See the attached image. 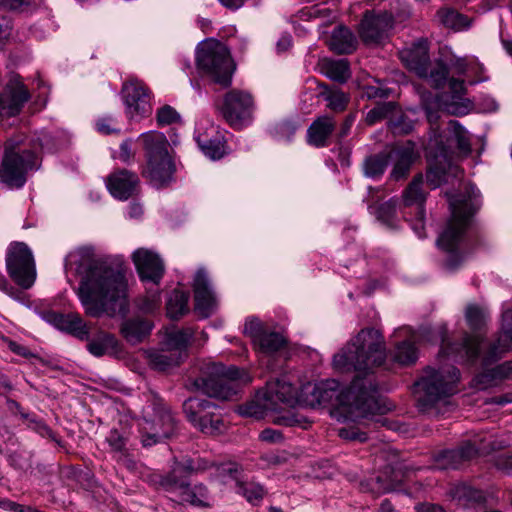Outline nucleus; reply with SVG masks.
<instances>
[{"label": "nucleus", "instance_id": "de8ad7c7", "mask_svg": "<svg viewBox=\"0 0 512 512\" xmlns=\"http://www.w3.org/2000/svg\"><path fill=\"white\" fill-rule=\"evenodd\" d=\"M215 462L207 460L202 457L185 459L179 463V467L183 472L188 474L202 473L207 470L213 469Z\"/></svg>", "mask_w": 512, "mask_h": 512}, {"label": "nucleus", "instance_id": "9d476101", "mask_svg": "<svg viewBox=\"0 0 512 512\" xmlns=\"http://www.w3.org/2000/svg\"><path fill=\"white\" fill-rule=\"evenodd\" d=\"M196 63L199 71L214 83L230 86L236 65L225 44L215 39L201 42L197 47Z\"/></svg>", "mask_w": 512, "mask_h": 512}, {"label": "nucleus", "instance_id": "c85d7f7f", "mask_svg": "<svg viewBox=\"0 0 512 512\" xmlns=\"http://www.w3.org/2000/svg\"><path fill=\"white\" fill-rule=\"evenodd\" d=\"M328 45L334 53L346 55L353 53L357 49L358 40L348 27L339 25L332 30Z\"/></svg>", "mask_w": 512, "mask_h": 512}, {"label": "nucleus", "instance_id": "2eb2a0df", "mask_svg": "<svg viewBox=\"0 0 512 512\" xmlns=\"http://www.w3.org/2000/svg\"><path fill=\"white\" fill-rule=\"evenodd\" d=\"M393 23L392 14L367 10L359 24V37L365 45H380L388 39Z\"/></svg>", "mask_w": 512, "mask_h": 512}, {"label": "nucleus", "instance_id": "aec40b11", "mask_svg": "<svg viewBox=\"0 0 512 512\" xmlns=\"http://www.w3.org/2000/svg\"><path fill=\"white\" fill-rule=\"evenodd\" d=\"M512 349V309H507L502 314L501 331L497 339L490 343L483 354L482 364L489 366L502 358Z\"/></svg>", "mask_w": 512, "mask_h": 512}, {"label": "nucleus", "instance_id": "a18cd8bd", "mask_svg": "<svg viewBox=\"0 0 512 512\" xmlns=\"http://www.w3.org/2000/svg\"><path fill=\"white\" fill-rule=\"evenodd\" d=\"M177 471L183 472L179 467V464L171 473L161 479L160 485L165 491L175 493L181 499L189 483L187 480L179 478L177 476Z\"/></svg>", "mask_w": 512, "mask_h": 512}, {"label": "nucleus", "instance_id": "680f3d73", "mask_svg": "<svg viewBox=\"0 0 512 512\" xmlns=\"http://www.w3.org/2000/svg\"><path fill=\"white\" fill-rule=\"evenodd\" d=\"M448 84L453 98L460 99L466 93V87L463 80L450 78L448 80Z\"/></svg>", "mask_w": 512, "mask_h": 512}, {"label": "nucleus", "instance_id": "7c9ffc66", "mask_svg": "<svg viewBox=\"0 0 512 512\" xmlns=\"http://www.w3.org/2000/svg\"><path fill=\"white\" fill-rule=\"evenodd\" d=\"M449 496L458 505L463 507H471L475 505H483L487 501L484 491L476 489L468 484L461 483L450 488Z\"/></svg>", "mask_w": 512, "mask_h": 512}, {"label": "nucleus", "instance_id": "8fccbe9b", "mask_svg": "<svg viewBox=\"0 0 512 512\" xmlns=\"http://www.w3.org/2000/svg\"><path fill=\"white\" fill-rule=\"evenodd\" d=\"M106 442L108 443L111 452L114 454V457L122 455L128 451L127 438L116 429H112L109 432L106 437Z\"/></svg>", "mask_w": 512, "mask_h": 512}, {"label": "nucleus", "instance_id": "e2e57ef3", "mask_svg": "<svg viewBox=\"0 0 512 512\" xmlns=\"http://www.w3.org/2000/svg\"><path fill=\"white\" fill-rule=\"evenodd\" d=\"M135 156L131 147V140L127 139L120 144L118 158L123 163H129Z\"/></svg>", "mask_w": 512, "mask_h": 512}, {"label": "nucleus", "instance_id": "f257e3e1", "mask_svg": "<svg viewBox=\"0 0 512 512\" xmlns=\"http://www.w3.org/2000/svg\"><path fill=\"white\" fill-rule=\"evenodd\" d=\"M385 358L381 332L374 328L362 329L333 357L335 369L358 372L350 385L341 390L340 382L335 379L308 383L300 391L301 402L311 407L339 406L354 421L380 412L378 385L370 370L382 365Z\"/></svg>", "mask_w": 512, "mask_h": 512}, {"label": "nucleus", "instance_id": "13d9d810", "mask_svg": "<svg viewBox=\"0 0 512 512\" xmlns=\"http://www.w3.org/2000/svg\"><path fill=\"white\" fill-rule=\"evenodd\" d=\"M338 435L340 438L349 441L365 442L368 439L366 432L354 426L340 428Z\"/></svg>", "mask_w": 512, "mask_h": 512}, {"label": "nucleus", "instance_id": "ddd939ff", "mask_svg": "<svg viewBox=\"0 0 512 512\" xmlns=\"http://www.w3.org/2000/svg\"><path fill=\"white\" fill-rule=\"evenodd\" d=\"M216 109L232 128L241 129L251 123L255 105L250 93L232 89L224 94Z\"/></svg>", "mask_w": 512, "mask_h": 512}, {"label": "nucleus", "instance_id": "4be33fe9", "mask_svg": "<svg viewBox=\"0 0 512 512\" xmlns=\"http://www.w3.org/2000/svg\"><path fill=\"white\" fill-rule=\"evenodd\" d=\"M194 139L202 153L212 160H219L226 153L224 137L214 125L207 127L198 125Z\"/></svg>", "mask_w": 512, "mask_h": 512}, {"label": "nucleus", "instance_id": "c9c22d12", "mask_svg": "<svg viewBox=\"0 0 512 512\" xmlns=\"http://www.w3.org/2000/svg\"><path fill=\"white\" fill-rule=\"evenodd\" d=\"M436 17L441 25L454 31H461L470 27V20L453 8L438 10Z\"/></svg>", "mask_w": 512, "mask_h": 512}, {"label": "nucleus", "instance_id": "393cba45", "mask_svg": "<svg viewBox=\"0 0 512 512\" xmlns=\"http://www.w3.org/2000/svg\"><path fill=\"white\" fill-rule=\"evenodd\" d=\"M265 397L274 404L280 402L293 406L297 402H301L298 389L284 378L267 382Z\"/></svg>", "mask_w": 512, "mask_h": 512}, {"label": "nucleus", "instance_id": "c03bdc74", "mask_svg": "<svg viewBox=\"0 0 512 512\" xmlns=\"http://www.w3.org/2000/svg\"><path fill=\"white\" fill-rule=\"evenodd\" d=\"M319 87L323 89L320 95L328 102V108L335 112H341L346 109L349 102L347 94L340 90L329 91L326 84H320Z\"/></svg>", "mask_w": 512, "mask_h": 512}, {"label": "nucleus", "instance_id": "6e6552de", "mask_svg": "<svg viewBox=\"0 0 512 512\" xmlns=\"http://www.w3.org/2000/svg\"><path fill=\"white\" fill-rule=\"evenodd\" d=\"M177 421L163 399L154 392L147 396L140 423L141 442L149 447L175 434Z\"/></svg>", "mask_w": 512, "mask_h": 512}, {"label": "nucleus", "instance_id": "49530a36", "mask_svg": "<svg viewBox=\"0 0 512 512\" xmlns=\"http://www.w3.org/2000/svg\"><path fill=\"white\" fill-rule=\"evenodd\" d=\"M448 75V66L443 61L439 60L433 68H430V65L428 66V77L425 79L428 80L433 88L442 89L448 81Z\"/></svg>", "mask_w": 512, "mask_h": 512}, {"label": "nucleus", "instance_id": "69168bd1", "mask_svg": "<svg viewBox=\"0 0 512 512\" xmlns=\"http://www.w3.org/2000/svg\"><path fill=\"white\" fill-rule=\"evenodd\" d=\"M387 112H388L387 106L375 107L374 109L370 110L367 113L366 120H367L368 124H370V125L374 124V123L380 121L381 119H383L386 116Z\"/></svg>", "mask_w": 512, "mask_h": 512}, {"label": "nucleus", "instance_id": "a211bd4d", "mask_svg": "<svg viewBox=\"0 0 512 512\" xmlns=\"http://www.w3.org/2000/svg\"><path fill=\"white\" fill-rule=\"evenodd\" d=\"M30 99V93L18 75L10 78L2 93H0V114L14 117L18 115L25 103Z\"/></svg>", "mask_w": 512, "mask_h": 512}, {"label": "nucleus", "instance_id": "603ef678", "mask_svg": "<svg viewBox=\"0 0 512 512\" xmlns=\"http://www.w3.org/2000/svg\"><path fill=\"white\" fill-rule=\"evenodd\" d=\"M265 330L266 328L258 318H248L245 321L243 332L256 344Z\"/></svg>", "mask_w": 512, "mask_h": 512}, {"label": "nucleus", "instance_id": "412c9836", "mask_svg": "<svg viewBox=\"0 0 512 512\" xmlns=\"http://www.w3.org/2000/svg\"><path fill=\"white\" fill-rule=\"evenodd\" d=\"M193 290L196 313L202 318H208L215 312L217 300L203 269H199L195 275Z\"/></svg>", "mask_w": 512, "mask_h": 512}, {"label": "nucleus", "instance_id": "a878e982", "mask_svg": "<svg viewBox=\"0 0 512 512\" xmlns=\"http://www.w3.org/2000/svg\"><path fill=\"white\" fill-rule=\"evenodd\" d=\"M336 128L333 116L322 115L317 117L307 129V141L317 148L328 146V139Z\"/></svg>", "mask_w": 512, "mask_h": 512}, {"label": "nucleus", "instance_id": "72a5a7b5", "mask_svg": "<svg viewBox=\"0 0 512 512\" xmlns=\"http://www.w3.org/2000/svg\"><path fill=\"white\" fill-rule=\"evenodd\" d=\"M182 360L181 352L172 351L167 347L161 351H154L149 354L151 366L158 371H167L172 367L178 366Z\"/></svg>", "mask_w": 512, "mask_h": 512}, {"label": "nucleus", "instance_id": "a19ab883", "mask_svg": "<svg viewBox=\"0 0 512 512\" xmlns=\"http://www.w3.org/2000/svg\"><path fill=\"white\" fill-rule=\"evenodd\" d=\"M193 335L190 329L174 330L167 333L165 338V347L172 351H179L184 357L188 343Z\"/></svg>", "mask_w": 512, "mask_h": 512}, {"label": "nucleus", "instance_id": "bb28decb", "mask_svg": "<svg viewBox=\"0 0 512 512\" xmlns=\"http://www.w3.org/2000/svg\"><path fill=\"white\" fill-rule=\"evenodd\" d=\"M153 323L142 316H133L125 319L120 328L123 338L130 344L143 342L151 333Z\"/></svg>", "mask_w": 512, "mask_h": 512}, {"label": "nucleus", "instance_id": "423d86ee", "mask_svg": "<svg viewBox=\"0 0 512 512\" xmlns=\"http://www.w3.org/2000/svg\"><path fill=\"white\" fill-rule=\"evenodd\" d=\"M459 370L453 365L439 368L427 367L424 375L416 382L418 387L417 407L427 414H437L436 407L457 392Z\"/></svg>", "mask_w": 512, "mask_h": 512}, {"label": "nucleus", "instance_id": "0eeeda50", "mask_svg": "<svg viewBox=\"0 0 512 512\" xmlns=\"http://www.w3.org/2000/svg\"><path fill=\"white\" fill-rule=\"evenodd\" d=\"M423 176L416 175L403 191L402 199L391 198L381 204L377 209V217L386 224H390L396 217L399 208L403 207V217L414 221L412 228L419 237L423 236L426 194L422 190Z\"/></svg>", "mask_w": 512, "mask_h": 512}, {"label": "nucleus", "instance_id": "f8f14e48", "mask_svg": "<svg viewBox=\"0 0 512 512\" xmlns=\"http://www.w3.org/2000/svg\"><path fill=\"white\" fill-rule=\"evenodd\" d=\"M6 270L9 277L21 288L29 289L36 280V264L33 253L24 242H11L6 250Z\"/></svg>", "mask_w": 512, "mask_h": 512}, {"label": "nucleus", "instance_id": "37998d69", "mask_svg": "<svg viewBox=\"0 0 512 512\" xmlns=\"http://www.w3.org/2000/svg\"><path fill=\"white\" fill-rule=\"evenodd\" d=\"M393 359L401 365H411L418 359V351L411 341H402L396 345L393 352Z\"/></svg>", "mask_w": 512, "mask_h": 512}, {"label": "nucleus", "instance_id": "f03ea898", "mask_svg": "<svg viewBox=\"0 0 512 512\" xmlns=\"http://www.w3.org/2000/svg\"><path fill=\"white\" fill-rule=\"evenodd\" d=\"M77 296L87 316L114 318L129 311L127 280L120 265L95 262L82 277Z\"/></svg>", "mask_w": 512, "mask_h": 512}, {"label": "nucleus", "instance_id": "7ed1b4c3", "mask_svg": "<svg viewBox=\"0 0 512 512\" xmlns=\"http://www.w3.org/2000/svg\"><path fill=\"white\" fill-rule=\"evenodd\" d=\"M480 206V192L474 186L467 187L464 193L450 200L451 218L436 241L444 254L443 266L446 270H457L472 254L471 240L466 231Z\"/></svg>", "mask_w": 512, "mask_h": 512}, {"label": "nucleus", "instance_id": "cd10ccee", "mask_svg": "<svg viewBox=\"0 0 512 512\" xmlns=\"http://www.w3.org/2000/svg\"><path fill=\"white\" fill-rule=\"evenodd\" d=\"M401 60L410 71H413L420 78L428 77L430 57L426 45L418 44L411 49L402 51Z\"/></svg>", "mask_w": 512, "mask_h": 512}, {"label": "nucleus", "instance_id": "4468645a", "mask_svg": "<svg viewBox=\"0 0 512 512\" xmlns=\"http://www.w3.org/2000/svg\"><path fill=\"white\" fill-rule=\"evenodd\" d=\"M182 407L187 420L202 433L215 435L225 430L222 415L213 402L191 397L184 401Z\"/></svg>", "mask_w": 512, "mask_h": 512}, {"label": "nucleus", "instance_id": "ea45409f", "mask_svg": "<svg viewBox=\"0 0 512 512\" xmlns=\"http://www.w3.org/2000/svg\"><path fill=\"white\" fill-rule=\"evenodd\" d=\"M236 492L242 495L247 502L254 506L260 505L266 495L265 488L259 483L253 481L237 480Z\"/></svg>", "mask_w": 512, "mask_h": 512}, {"label": "nucleus", "instance_id": "473e14b6", "mask_svg": "<svg viewBox=\"0 0 512 512\" xmlns=\"http://www.w3.org/2000/svg\"><path fill=\"white\" fill-rule=\"evenodd\" d=\"M321 71L326 77L338 83L347 82L351 76L347 59H326L321 65Z\"/></svg>", "mask_w": 512, "mask_h": 512}, {"label": "nucleus", "instance_id": "774afa93", "mask_svg": "<svg viewBox=\"0 0 512 512\" xmlns=\"http://www.w3.org/2000/svg\"><path fill=\"white\" fill-rule=\"evenodd\" d=\"M417 512H448L441 505L434 503H422L416 507Z\"/></svg>", "mask_w": 512, "mask_h": 512}, {"label": "nucleus", "instance_id": "58836bf2", "mask_svg": "<svg viewBox=\"0 0 512 512\" xmlns=\"http://www.w3.org/2000/svg\"><path fill=\"white\" fill-rule=\"evenodd\" d=\"M388 162V153L367 156L362 163L363 174L367 178L379 179L384 174Z\"/></svg>", "mask_w": 512, "mask_h": 512}, {"label": "nucleus", "instance_id": "f3484780", "mask_svg": "<svg viewBox=\"0 0 512 512\" xmlns=\"http://www.w3.org/2000/svg\"><path fill=\"white\" fill-rule=\"evenodd\" d=\"M132 260L139 278L158 286L165 273V265L161 257L154 251L139 248L132 254Z\"/></svg>", "mask_w": 512, "mask_h": 512}, {"label": "nucleus", "instance_id": "5701e85b", "mask_svg": "<svg viewBox=\"0 0 512 512\" xmlns=\"http://www.w3.org/2000/svg\"><path fill=\"white\" fill-rule=\"evenodd\" d=\"M478 447L470 441L461 443L454 449L444 450L435 456L439 469H457L465 462L472 460L478 454Z\"/></svg>", "mask_w": 512, "mask_h": 512}, {"label": "nucleus", "instance_id": "052dcab7", "mask_svg": "<svg viewBox=\"0 0 512 512\" xmlns=\"http://www.w3.org/2000/svg\"><path fill=\"white\" fill-rule=\"evenodd\" d=\"M259 438L264 442L279 443L283 440V435L279 430L266 428L260 433Z\"/></svg>", "mask_w": 512, "mask_h": 512}, {"label": "nucleus", "instance_id": "4d7b16f0", "mask_svg": "<svg viewBox=\"0 0 512 512\" xmlns=\"http://www.w3.org/2000/svg\"><path fill=\"white\" fill-rule=\"evenodd\" d=\"M469 360L474 361L480 354L481 342L476 336H465L462 343Z\"/></svg>", "mask_w": 512, "mask_h": 512}, {"label": "nucleus", "instance_id": "39448f33", "mask_svg": "<svg viewBox=\"0 0 512 512\" xmlns=\"http://www.w3.org/2000/svg\"><path fill=\"white\" fill-rule=\"evenodd\" d=\"M251 382V377L244 370L234 365L209 363L200 375L192 381V386L211 398L219 400L236 399L242 386Z\"/></svg>", "mask_w": 512, "mask_h": 512}, {"label": "nucleus", "instance_id": "dca6fc26", "mask_svg": "<svg viewBox=\"0 0 512 512\" xmlns=\"http://www.w3.org/2000/svg\"><path fill=\"white\" fill-rule=\"evenodd\" d=\"M127 116L134 119H142L152 112L150 95L146 85L138 79L126 81L121 89Z\"/></svg>", "mask_w": 512, "mask_h": 512}, {"label": "nucleus", "instance_id": "5fc2aeb1", "mask_svg": "<svg viewBox=\"0 0 512 512\" xmlns=\"http://www.w3.org/2000/svg\"><path fill=\"white\" fill-rule=\"evenodd\" d=\"M160 302V294L158 291H155L143 298H140L137 306L142 312L152 313L159 308Z\"/></svg>", "mask_w": 512, "mask_h": 512}, {"label": "nucleus", "instance_id": "1a4fd4ad", "mask_svg": "<svg viewBox=\"0 0 512 512\" xmlns=\"http://www.w3.org/2000/svg\"><path fill=\"white\" fill-rule=\"evenodd\" d=\"M140 139L143 141L147 159L142 176L152 186L162 188L171 182L175 172V165L168 154L167 139L163 133L156 131L142 133Z\"/></svg>", "mask_w": 512, "mask_h": 512}, {"label": "nucleus", "instance_id": "338daca9", "mask_svg": "<svg viewBox=\"0 0 512 512\" xmlns=\"http://www.w3.org/2000/svg\"><path fill=\"white\" fill-rule=\"evenodd\" d=\"M447 66L454 70L458 75H464L468 68L467 62L464 58H452Z\"/></svg>", "mask_w": 512, "mask_h": 512}, {"label": "nucleus", "instance_id": "6ab92c4d", "mask_svg": "<svg viewBox=\"0 0 512 512\" xmlns=\"http://www.w3.org/2000/svg\"><path fill=\"white\" fill-rule=\"evenodd\" d=\"M105 183L115 199L125 201L137 194L140 180L135 172L117 169L107 176Z\"/></svg>", "mask_w": 512, "mask_h": 512}, {"label": "nucleus", "instance_id": "e433bc0d", "mask_svg": "<svg viewBox=\"0 0 512 512\" xmlns=\"http://www.w3.org/2000/svg\"><path fill=\"white\" fill-rule=\"evenodd\" d=\"M181 501L200 508H210L212 506L210 493L207 487L201 483L196 484L193 487L188 485L181 497Z\"/></svg>", "mask_w": 512, "mask_h": 512}, {"label": "nucleus", "instance_id": "4c0bfd02", "mask_svg": "<svg viewBox=\"0 0 512 512\" xmlns=\"http://www.w3.org/2000/svg\"><path fill=\"white\" fill-rule=\"evenodd\" d=\"M189 295L181 290H173L166 304L167 315L171 319H179L189 311L188 307Z\"/></svg>", "mask_w": 512, "mask_h": 512}, {"label": "nucleus", "instance_id": "09e8293b", "mask_svg": "<svg viewBox=\"0 0 512 512\" xmlns=\"http://www.w3.org/2000/svg\"><path fill=\"white\" fill-rule=\"evenodd\" d=\"M486 312L475 304H470L466 308L465 318L469 327L474 330H480L486 322Z\"/></svg>", "mask_w": 512, "mask_h": 512}, {"label": "nucleus", "instance_id": "f704fd0d", "mask_svg": "<svg viewBox=\"0 0 512 512\" xmlns=\"http://www.w3.org/2000/svg\"><path fill=\"white\" fill-rule=\"evenodd\" d=\"M87 341L88 351L96 357L115 352L118 345L116 337L107 332H100L96 337Z\"/></svg>", "mask_w": 512, "mask_h": 512}, {"label": "nucleus", "instance_id": "9b49d317", "mask_svg": "<svg viewBox=\"0 0 512 512\" xmlns=\"http://www.w3.org/2000/svg\"><path fill=\"white\" fill-rule=\"evenodd\" d=\"M12 140L6 142L0 165V184L8 189H20L27 181V173L37 163V156L31 150L16 152Z\"/></svg>", "mask_w": 512, "mask_h": 512}, {"label": "nucleus", "instance_id": "b1692460", "mask_svg": "<svg viewBox=\"0 0 512 512\" xmlns=\"http://www.w3.org/2000/svg\"><path fill=\"white\" fill-rule=\"evenodd\" d=\"M389 160L393 162L390 178L399 181L408 176L410 169L417 158L415 144L408 141L406 144L394 147L388 153Z\"/></svg>", "mask_w": 512, "mask_h": 512}, {"label": "nucleus", "instance_id": "c756f323", "mask_svg": "<svg viewBox=\"0 0 512 512\" xmlns=\"http://www.w3.org/2000/svg\"><path fill=\"white\" fill-rule=\"evenodd\" d=\"M52 321L60 330L66 331L80 340L89 339V328L83 318L77 313H54Z\"/></svg>", "mask_w": 512, "mask_h": 512}, {"label": "nucleus", "instance_id": "0e129e2a", "mask_svg": "<svg viewBox=\"0 0 512 512\" xmlns=\"http://www.w3.org/2000/svg\"><path fill=\"white\" fill-rule=\"evenodd\" d=\"M112 122H113V120L111 117L100 118L96 122V128L100 133L105 134V135H109L112 133H119V131H120L119 129L112 127Z\"/></svg>", "mask_w": 512, "mask_h": 512}, {"label": "nucleus", "instance_id": "6e6d98bb", "mask_svg": "<svg viewBox=\"0 0 512 512\" xmlns=\"http://www.w3.org/2000/svg\"><path fill=\"white\" fill-rule=\"evenodd\" d=\"M216 471V475L220 477L223 481H226L228 478L234 479L236 482L239 480V468L235 463H220L216 464L214 468Z\"/></svg>", "mask_w": 512, "mask_h": 512}, {"label": "nucleus", "instance_id": "3c124183", "mask_svg": "<svg viewBox=\"0 0 512 512\" xmlns=\"http://www.w3.org/2000/svg\"><path fill=\"white\" fill-rule=\"evenodd\" d=\"M389 128L394 135H406L413 130L414 124L411 119L401 114L389 121Z\"/></svg>", "mask_w": 512, "mask_h": 512}, {"label": "nucleus", "instance_id": "864d4df0", "mask_svg": "<svg viewBox=\"0 0 512 512\" xmlns=\"http://www.w3.org/2000/svg\"><path fill=\"white\" fill-rule=\"evenodd\" d=\"M179 113L171 106L165 105L157 111V123L159 126H166L179 121Z\"/></svg>", "mask_w": 512, "mask_h": 512}, {"label": "nucleus", "instance_id": "bf43d9fd", "mask_svg": "<svg viewBox=\"0 0 512 512\" xmlns=\"http://www.w3.org/2000/svg\"><path fill=\"white\" fill-rule=\"evenodd\" d=\"M494 463L498 470L512 476V452L498 455Z\"/></svg>", "mask_w": 512, "mask_h": 512}, {"label": "nucleus", "instance_id": "2f4dec72", "mask_svg": "<svg viewBox=\"0 0 512 512\" xmlns=\"http://www.w3.org/2000/svg\"><path fill=\"white\" fill-rule=\"evenodd\" d=\"M512 377V361H506L493 368L486 369L477 375L476 381L483 388L496 385L505 379Z\"/></svg>", "mask_w": 512, "mask_h": 512}, {"label": "nucleus", "instance_id": "79ce46f5", "mask_svg": "<svg viewBox=\"0 0 512 512\" xmlns=\"http://www.w3.org/2000/svg\"><path fill=\"white\" fill-rule=\"evenodd\" d=\"M286 344L284 336L275 331H268L267 329L256 342L260 350L267 354H272L279 351Z\"/></svg>", "mask_w": 512, "mask_h": 512}, {"label": "nucleus", "instance_id": "20e7f679", "mask_svg": "<svg viewBox=\"0 0 512 512\" xmlns=\"http://www.w3.org/2000/svg\"><path fill=\"white\" fill-rule=\"evenodd\" d=\"M468 154L471 142L467 130L456 120L448 122L447 130L442 133L434 131L425 146L429 168L426 173L427 183L432 189L446 181V174L454 169L452 165L453 147Z\"/></svg>", "mask_w": 512, "mask_h": 512}]
</instances>
